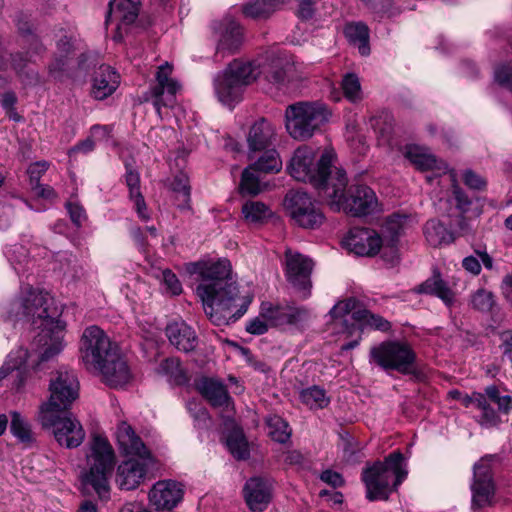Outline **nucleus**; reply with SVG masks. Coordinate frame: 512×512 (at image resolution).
<instances>
[{"label":"nucleus","instance_id":"obj_1","mask_svg":"<svg viewBox=\"0 0 512 512\" xmlns=\"http://www.w3.org/2000/svg\"><path fill=\"white\" fill-rule=\"evenodd\" d=\"M187 271L199 276L201 282L196 293L202 301L205 314L214 325H229L246 313L252 299L239 295L229 260L189 263Z\"/></svg>","mask_w":512,"mask_h":512},{"label":"nucleus","instance_id":"obj_2","mask_svg":"<svg viewBox=\"0 0 512 512\" xmlns=\"http://www.w3.org/2000/svg\"><path fill=\"white\" fill-rule=\"evenodd\" d=\"M292 66V59L285 52H267L252 62L234 60L214 79L215 93L221 103L232 107L241 100L244 87L260 75L277 88L284 86Z\"/></svg>","mask_w":512,"mask_h":512},{"label":"nucleus","instance_id":"obj_3","mask_svg":"<svg viewBox=\"0 0 512 512\" xmlns=\"http://www.w3.org/2000/svg\"><path fill=\"white\" fill-rule=\"evenodd\" d=\"M52 298L47 292L30 287L23 291L19 301L11 303L8 318L31 317L33 325L40 329L37 342L43 346L41 361H48L58 355L63 347L64 325L56 319L57 312L51 310Z\"/></svg>","mask_w":512,"mask_h":512},{"label":"nucleus","instance_id":"obj_4","mask_svg":"<svg viewBox=\"0 0 512 512\" xmlns=\"http://www.w3.org/2000/svg\"><path fill=\"white\" fill-rule=\"evenodd\" d=\"M407 474L405 459L399 450L390 453L384 461L374 462L362 472L367 499L387 500L405 480Z\"/></svg>","mask_w":512,"mask_h":512},{"label":"nucleus","instance_id":"obj_5","mask_svg":"<svg viewBox=\"0 0 512 512\" xmlns=\"http://www.w3.org/2000/svg\"><path fill=\"white\" fill-rule=\"evenodd\" d=\"M348 179L345 170L336 171L335 186L328 189L326 199L331 209L343 210L352 216H366L378 211L379 204L375 192L366 185L351 186L346 195Z\"/></svg>","mask_w":512,"mask_h":512},{"label":"nucleus","instance_id":"obj_6","mask_svg":"<svg viewBox=\"0 0 512 512\" xmlns=\"http://www.w3.org/2000/svg\"><path fill=\"white\" fill-rule=\"evenodd\" d=\"M86 462L87 469L81 474L82 484L85 487H92L100 499H108V479L115 464V457L106 438L100 435L93 436Z\"/></svg>","mask_w":512,"mask_h":512},{"label":"nucleus","instance_id":"obj_7","mask_svg":"<svg viewBox=\"0 0 512 512\" xmlns=\"http://www.w3.org/2000/svg\"><path fill=\"white\" fill-rule=\"evenodd\" d=\"M49 397L39 406L43 422L51 424L52 413L67 412L79 396V382L73 370L61 368L50 378Z\"/></svg>","mask_w":512,"mask_h":512},{"label":"nucleus","instance_id":"obj_8","mask_svg":"<svg viewBox=\"0 0 512 512\" xmlns=\"http://www.w3.org/2000/svg\"><path fill=\"white\" fill-rule=\"evenodd\" d=\"M329 113L320 102H297L287 106L285 124L295 140H307L327 121Z\"/></svg>","mask_w":512,"mask_h":512},{"label":"nucleus","instance_id":"obj_9","mask_svg":"<svg viewBox=\"0 0 512 512\" xmlns=\"http://www.w3.org/2000/svg\"><path fill=\"white\" fill-rule=\"evenodd\" d=\"M416 353L410 344L404 341L390 340L373 346L369 352V362L385 371H397L412 374L416 367Z\"/></svg>","mask_w":512,"mask_h":512},{"label":"nucleus","instance_id":"obj_10","mask_svg":"<svg viewBox=\"0 0 512 512\" xmlns=\"http://www.w3.org/2000/svg\"><path fill=\"white\" fill-rule=\"evenodd\" d=\"M79 349L82 361L89 370H94L109 357H113L118 350L104 330L96 325L84 330Z\"/></svg>","mask_w":512,"mask_h":512},{"label":"nucleus","instance_id":"obj_11","mask_svg":"<svg viewBox=\"0 0 512 512\" xmlns=\"http://www.w3.org/2000/svg\"><path fill=\"white\" fill-rule=\"evenodd\" d=\"M284 207L294 224L304 229H317L325 220L323 212L304 191H289L284 198Z\"/></svg>","mask_w":512,"mask_h":512},{"label":"nucleus","instance_id":"obj_12","mask_svg":"<svg viewBox=\"0 0 512 512\" xmlns=\"http://www.w3.org/2000/svg\"><path fill=\"white\" fill-rule=\"evenodd\" d=\"M37 420L43 428L52 429L54 438L60 446L69 449L76 448L80 446L85 439V431L80 421L71 413H52L51 424L43 422L42 414L37 415Z\"/></svg>","mask_w":512,"mask_h":512},{"label":"nucleus","instance_id":"obj_13","mask_svg":"<svg viewBox=\"0 0 512 512\" xmlns=\"http://www.w3.org/2000/svg\"><path fill=\"white\" fill-rule=\"evenodd\" d=\"M313 267L314 263L309 257L290 248L285 250L284 271L286 279L302 294L303 298H307L311 292Z\"/></svg>","mask_w":512,"mask_h":512},{"label":"nucleus","instance_id":"obj_14","mask_svg":"<svg viewBox=\"0 0 512 512\" xmlns=\"http://www.w3.org/2000/svg\"><path fill=\"white\" fill-rule=\"evenodd\" d=\"M172 70L169 62L160 65L155 76L156 84L150 88L153 106L160 117L162 107H174L176 94L180 90V84L171 77Z\"/></svg>","mask_w":512,"mask_h":512},{"label":"nucleus","instance_id":"obj_15","mask_svg":"<svg viewBox=\"0 0 512 512\" xmlns=\"http://www.w3.org/2000/svg\"><path fill=\"white\" fill-rule=\"evenodd\" d=\"M336 154L333 150H323L314 154V164H312V172L315 174V180L310 179L306 182L316 188L323 198L329 196L328 188L335 186L336 171L343 170L335 165Z\"/></svg>","mask_w":512,"mask_h":512},{"label":"nucleus","instance_id":"obj_16","mask_svg":"<svg viewBox=\"0 0 512 512\" xmlns=\"http://www.w3.org/2000/svg\"><path fill=\"white\" fill-rule=\"evenodd\" d=\"M356 304L354 299L339 302L331 309L330 314L333 318L341 320L343 324L347 323V320L343 318L351 315V318L362 327H369L380 331L390 329L389 321L380 315L371 313L365 308H357Z\"/></svg>","mask_w":512,"mask_h":512},{"label":"nucleus","instance_id":"obj_17","mask_svg":"<svg viewBox=\"0 0 512 512\" xmlns=\"http://www.w3.org/2000/svg\"><path fill=\"white\" fill-rule=\"evenodd\" d=\"M261 316L272 326H299L310 317L309 310L303 306H273L270 303L261 305Z\"/></svg>","mask_w":512,"mask_h":512},{"label":"nucleus","instance_id":"obj_18","mask_svg":"<svg viewBox=\"0 0 512 512\" xmlns=\"http://www.w3.org/2000/svg\"><path fill=\"white\" fill-rule=\"evenodd\" d=\"M472 490V505L483 508L492 502L495 486L489 463L482 459L474 465Z\"/></svg>","mask_w":512,"mask_h":512},{"label":"nucleus","instance_id":"obj_19","mask_svg":"<svg viewBox=\"0 0 512 512\" xmlns=\"http://www.w3.org/2000/svg\"><path fill=\"white\" fill-rule=\"evenodd\" d=\"M182 498V486L173 480L158 481L148 494L150 505L157 511H171Z\"/></svg>","mask_w":512,"mask_h":512},{"label":"nucleus","instance_id":"obj_20","mask_svg":"<svg viewBox=\"0 0 512 512\" xmlns=\"http://www.w3.org/2000/svg\"><path fill=\"white\" fill-rule=\"evenodd\" d=\"M381 238L375 231L354 227L343 240L344 247L358 256H374L381 247Z\"/></svg>","mask_w":512,"mask_h":512},{"label":"nucleus","instance_id":"obj_21","mask_svg":"<svg viewBox=\"0 0 512 512\" xmlns=\"http://www.w3.org/2000/svg\"><path fill=\"white\" fill-rule=\"evenodd\" d=\"M119 85V73L109 65H100L92 76L90 95L95 100H105L115 93Z\"/></svg>","mask_w":512,"mask_h":512},{"label":"nucleus","instance_id":"obj_22","mask_svg":"<svg viewBox=\"0 0 512 512\" xmlns=\"http://www.w3.org/2000/svg\"><path fill=\"white\" fill-rule=\"evenodd\" d=\"M29 352L23 347H18L12 350L6 357L5 362L0 368V379H4L12 373H15V380L13 386L20 390L27 381L29 371L27 369V360Z\"/></svg>","mask_w":512,"mask_h":512},{"label":"nucleus","instance_id":"obj_23","mask_svg":"<svg viewBox=\"0 0 512 512\" xmlns=\"http://www.w3.org/2000/svg\"><path fill=\"white\" fill-rule=\"evenodd\" d=\"M109 358L94 370L100 372L104 381L111 387L116 388L127 384L132 377L127 362L119 355L118 350L114 352L113 357Z\"/></svg>","mask_w":512,"mask_h":512},{"label":"nucleus","instance_id":"obj_24","mask_svg":"<svg viewBox=\"0 0 512 512\" xmlns=\"http://www.w3.org/2000/svg\"><path fill=\"white\" fill-rule=\"evenodd\" d=\"M319 152L318 148L303 145L298 147L291 158L288 170L290 175L297 181L306 182L314 179L315 174L312 172V164H314V154Z\"/></svg>","mask_w":512,"mask_h":512},{"label":"nucleus","instance_id":"obj_25","mask_svg":"<svg viewBox=\"0 0 512 512\" xmlns=\"http://www.w3.org/2000/svg\"><path fill=\"white\" fill-rule=\"evenodd\" d=\"M275 137L274 126L268 120L265 118L257 120L250 127L247 135L249 157L253 158L255 153L272 147Z\"/></svg>","mask_w":512,"mask_h":512},{"label":"nucleus","instance_id":"obj_26","mask_svg":"<svg viewBox=\"0 0 512 512\" xmlns=\"http://www.w3.org/2000/svg\"><path fill=\"white\" fill-rule=\"evenodd\" d=\"M218 34L217 53H234L242 43V30L239 24L231 18H225L214 24Z\"/></svg>","mask_w":512,"mask_h":512},{"label":"nucleus","instance_id":"obj_27","mask_svg":"<svg viewBox=\"0 0 512 512\" xmlns=\"http://www.w3.org/2000/svg\"><path fill=\"white\" fill-rule=\"evenodd\" d=\"M244 496L252 511L261 512L270 501L271 485L261 477H252L244 486Z\"/></svg>","mask_w":512,"mask_h":512},{"label":"nucleus","instance_id":"obj_28","mask_svg":"<svg viewBox=\"0 0 512 512\" xmlns=\"http://www.w3.org/2000/svg\"><path fill=\"white\" fill-rule=\"evenodd\" d=\"M116 439L120 450L124 454L138 456L143 459L150 457L149 450L127 422H121L118 425Z\"/></svg>","mask_w":512,"mask_h":512},{"label":"nucleus","instance_id":"obj_29","mask_svg":"<svg viewBox=\"0 0 512 512\" xmlns=\"http://www.w3.org/2000/svg\"><path fill=\"white\" fill-rule=\"evenodd\" d=\"M140 0H111L106 24L115 22L117 29L135 22L139 14Z\"/></svg>","mask_w":512,"mask_h":512},{"label":"nucleus","instance_id":"obj_30","mask_svg":"<svg viewBox=\"0 0 512 512\" xmlns=\"http://www.w3.org/2000/svg\"><path fill=\"white\" fill-rule=\"evenodd\" d=\"M169 342L179 351H193L198 344V337L192 327L184 321L169 323L165 329Z\"/></svg>","mask_w":512,"mask_h":512},{"label":"nucleus","instance_id":"obj_31","mask_svg":"<svg viewBox=\"0 0 512 512\" xmlns=\"http://www.w3.org/2000/svg\"><path fill=\"white\" fill-rule=\"evenodd\" d=\"M146 472L143 463L133 459L124 461L117 468L116 483L123 490L135 489L144 480Z\"/></svg>","mask_w":512,"mask_h":512},{"label":"nucleus","instance_id":"obj_32","mask_svg":"<svg viewBox=\"0 0 512 512\" xmlns=\"http://www.w3.org/2000/svg\"><path fill=\"white\" fill-rule=\"evenodd\" d=\"M196 388L213 407H227L231 402L226 386L217 379L203 377Z\"/></svg>","mask_w":512,"mask_h":512},{"label":"nucleus","instance_id":"obj_33","mask_svg":"<svg viewBox=\"0 0 512 512\" xmlns=\"http://www.w3.org/2000/svg\"><path fill=\"white\" fill-rule=\"evenodd\" d=\"M404 156L417 169L422 171L442 170L445 168L444 163L439 161L427 147L411 144L404 149Z\"/></svg>","mask_w":512,"mask_h":512},{"label":"nucleus","instance_id":"obj_34","mask_svg":"<svg viewBox=\"0 0 512 512\" xmlns=\"http://www.w3.org/2000/svg\"><path fill=\"white\" fill-rule=\"evenodd\" d=\"M417 293L433 295L441 299L444 304L451 307L455 302V293L445 282L440 273L434 272L431 277L415 288Z\"/></svg>","mask_w":512,"mask_h":512},{"label":"nucleus","instance_id":"obj_35","mask_svg":"<svg viewBox=\"0 0 512 512\" xmlns=\"http://www.w3.org/2000/svg\"><path fill=\"white\" fill-rule=\"evenodd\" d=\"M424 235L426 241L433 247L447 245L455 240L454 233L436 219H431L426 222L424 226Z\"/></svg>","mask_w":512,"mask_h":512},{"label":"nucleus","instance_id":"obj_36","mask_svg":"<svg viewBox=\"0 0 512 512\" xmlns=\"http://www.w3.org/2000/svg\"><path fill=\"white\" fill-rule=\"evenodd\" d=\"M345 34L349 41L357 46L362 56L369 55V29L367 25L362 22L350 23L345 28Z\"/></svg>","mask_w":512,"mask_h":512},{"label":"nucleus","instance_id":"obj_37","mask_svg":"<svg viewBox=\"0 0 512 512\" xmlns=\"http://www.w3.org/2000/svg\"><path fill=\"white\" fill-rule=\"evenodd\" d=\"M226 446L234 458L245 460L249 457L250 451L248 442L239 427H234L226 437Z\"/></svg>","mask_w":512,"mask_h":512},{"label":"nucleus","instance_id":"obj_38","mask_svg":"<svg viewBox=\"0 0 512 512\" xmlns=\"http://www.w3.org/2000/svg\"><path fill=\"white\" fill-rule=\"evenodd\" d=\"M10 431L19 442L30 446L34 442V435L29 422L17 411H11Z\"/></svg>","mask_w":512,"mask_h":512},{"label":"nucleus","instance_id":"obj_39","mask_svg":"<svg viewBox=\"0 0 512 512\" xmlns=\"http://www.w3.org/2000/svg\"><path fill=\"white\" fill-rule=\"evenodd\" d=\"M282 3L283 0H251L243 6V13L254 19L266 18Z\"/></svg>","mask_w":512,"mask_h":512},{"label":"nucleus","instance_id":"obj_40","mask_svg":"<svg viewBox=\"0 0 512 512\" xmlns=\"http://www.w3.org/2000/svg\"><path fill=\"white\" fill-rule=\"evenodd\" d=\"M170 189L174 193L175 205L180 209L188 208L191 191L188 176L184 173L175 175L170 184Z\"/></svg>","mask_w":512,"mask_h":512},{"label":"nucleus","instance_id":"obj_41","mask_svg":"<svg viewBox=\"0 0 512 512\" xmlns=\"http://www.w3.org/2000/svg\"><path fill=\"white\" fill-rule=\"evenodd\" d=\"M268 434L272 440L285 444L290 440L292 430L282 417L278 415H270L266 418Z\"/></svg>","mask_w":512,"mask_h":512},{"label":"nucleus","instance_id":"obj_42","mask_svg":"<svg viewBox=\"0 0 512 512\" xmlns=\"http://www.w3.org/2000/svg\"><path fill=\"white\" fill-rule=\"evenodd\" d=\"M300 399L311 409H323L330 403L326 391L319 386H311L301 390Z\"/></svg>","mask_w":512,"mask_h":512},{"label":"nucleus","instance_id":"obj_43","mask_svg":"<svg viewBox=\"0 0 512 512\" xmlns=\"http://www.w3.org/2000/svg\"><path fill=\"white\" fill-rule=\"evenodd\" d=\"M242 214L247 222L257 224L266 221L272 215V211L263 202L247 201L242 206Z\"/></svg>","mask_w":512,"mask_h":512},{"label":"nucleus","instance_id":"obj_44","mask_svg":"<svg viewBox=\"0 0 512 512\" xmlns=\"http://www.w3.org/2000/svg\"><path fill=\"white\" fill-rule=\"evenodd\" d=\"M263 154L251 164L253 168L265 173H276L282 168V161L278 152L270 147L262 150Z\"/></svg>","mask_w":512,"mask_h":512},{"label":"nucleus","instance_id":"obj_45","mask_svg":"<svg viewBox=\"0 0 512 512\" xmlns=\"http://www.w3.org/2000/svg\"><path fill=\"white\" fill-rule=\"evenodd\" d=\"M475 254L476 256L470 255L462 260V266L467 272L473 275H479L481 272L480 261L486 269L491 270L493 268V259L486 250L477 249L475 250Z\"/></svg>","mask_w":512,"mask_h":512},{"label":"nucleus","instance_id":"obj_46","mask_svg":"<svg viewBox=\"0 0 512 512\" xmlns=\"http://www.w3.org/2000/svg\"><path fill=\"white\" fill-rule=\"evenodd\" d=\"M6 255L18 274L28 271L31 259L26 247L13 245L6 250Z\"/></svg>","mask_w":512,"mask_h":512},{"label":"nucleus","instance_id":"obj_47","mask_svg":"<svg viewBox=\"0 0 512 512\" xmlns=\"http://www.w3.org/2000/svg\"><path fill=\"white\" fill-rule=\"evenodd\" d=\"M27 205L25 201L19 198H11L9 200H0V229H7L11 226L15 212Z\"/></svg>","mask_w":512,"mask_h":512},{"label":"nucleus","instance_id":"obj_48","mask_svg":"<svg viewBox=\"0 0 512 512\" xmlns=\"http://www.w3.org/2000/svg\"><path fill=\"white\" fill-rule=\"evenodd\" d=\"M259 172L252 165L244 169L240 182V189L243 194L257 195L261 192Z\"/></svg>","mask_w":512,"mask_h":512},{"label":"nucleus","instance_id":"obj_49","mask_svg":"<svg viewBox=\"0 0 512 512\" xmlns=\"http://www.w3.org/2000/svg\"><path fill=\"white\" fill-rule=\"evenodd\" d=\"M470 305L479 312H490L495 305L494 295L486 289H478L471 294Z\"/></svg>","mask_w":512,"mask_h":512},{"label":"nucleus","instance_id":"obj_50","mask_svg":"<svg viewBox=\"0 0 512 512\" xmlns=\"http://www.w3.org/2000/svg\"><path fill=\"white\" fill-rule=\"evenodd\" d=\"M409 217L403 214H392L387 217L384 231L389 234L391 240L397 239L407 228Z\"/></svg>","mask_w":512,"mask_h":512},{"label":"nucleus","instance_id":"obj_51","mask_svg":"<svg viewBox=\"0 0 512 512\" xmlns=\"http://www.w3.org/2000/svg\"><path fill=\"white\" fill-rule=\"evenodd\" d=\"M342 89L345 97L351 102L362 99V91L359 78L356 74L348 73L342 80Z\"/></svg>","mask_w":512,"mask_h":512},{"label":"nucleus","instance_id":"obj_52","mask_svg":"<svg viewBox=\"0 0 512 512\" xmlns=\"http://www.w3.org/2000/svg\"><path fill=\"white\" fill-rule=\"evenodd\" d=\"M485 395L489 401L495 403L498 406L499 412L509 413L512 410V398L511 396L501 394L499 389L495 385H491L485 388Z\"/></svg>","mask_w":512,"mask_h":512},{"label":"nucleus","instance_id":"obj_53","mask_svg":"<svg viewBox=\"0 0 512 512\" xmlns=\"http://www.w3.org/2000/svg\"><path fill=\"white\" fill-rule=\"evenodd\" d=\"M488 398L484 395V405L483 407H477L478 410L481 411V415L479 418V423L485 427H493L500 423V418L497 412L490 407L488 403Z\"/></svg>","mask_w":512,"mask_h":512},{"label":"nucleus","instance_id":"obj_54","mask_svg":"<svg viewBox=\"0 0 512 512\" xmlns=\"http://www.w3.org/2000/svg\"><path fill=\"white\" fill-rule=\"evenodd\" d=\"M1 105L6 111L7 116L15 122H20L22 117L16 112L15 104L17 103V96L12 91H6L1 95Z\"/></svg>","mask_w":512,"mask_h":512},{"label":"nucleus","instance_id":"obj_55","mask_svg":"<svg viewBox=\"0 0 512 512\" xmlns=\"http://www.w3.org/2000/svg\"><path fill=\"white\" fill-rule=\"evenodd\" d=\"M161 368L175 378V381L182 383L186 380L181 363L177 358H168L161 363Z\"/></svg>","mask_w":512,"mask_h":512},{"label":"nucleus","instance_id":"obj_56","mask_svg":"<svg viewBox=\"0 0 512 512\" xmlns=\"http://www.w3.org/2000/svg\"><path fill=\"white\" fill-rule=\"evenodd\" d=\"M69 59L67 56L60 55L50 63L48 69L49 74L58 81H62L64 76H67V67Z\"/></svg>","mask_w":512,"mask_h":512},{"label":"nucleus","instance_id":"obj_57","mask_svg":"<svg viewBox=\"0 0 512 512\" xmlns=\"http://www.w3.org/2000/svg\"><path fill=\"white\" fill-rule=\"evenodd\" d=\"M126 185L129 189V197H134L142 194L140 191V176L139 173L132 169L131 166L126 165L125 174Z\"/></svg>","mask_w":512,"mask_h":512},{"label":"nucleus","instance_id":"obj_58","mask_svg":"<svg viewBox=\"0 0 512 512\" xmlns=\"http://www.w3.org/2000/svg\"><path fill=\"white\" fill-rule=\"evenodd\" d=\"M393 3V0H372V8L381 17H392L400 12L398 8L393 6Z\"/></svg>","mask_w":512,"mask_h":512},{"label":"nucleus","instance_id":"obj_59","mask_svg":"<svg viewBox=\"0 0 512 512\" xmlns=\"http://www.w3.org/2000/svg\"><path fill=\"white\" fill-rule=\"evenodd\" d=\"M451 394L454 397H458L462 405L466 408L473 406L477 409V407H483L484 405L485 394L473 392L471 395H461L459 391L451 392Z\"/></svg>","mask_w":512,"mask_h":512},{"label":"nucleus","instance_id":"obj_60","mask_svg":"<svg viewBox=\"0 0 512 512\" xmlns=\"http://www.w3.org/2000/svg\"><path fill=\"white\" fill-rule=\"evenodd\" d=\"M495 81L512 92V66L503 65L495 70Z\"/></svg>","mask_w":512,"mask_h":512},{"label":"nucleus","instance_id":"obj_61","mask_svg":"<svg viewBox=\"0 0 512 512\" xmlns=\"http://www.w3.org/2000/svg\"><path fill=\"white\" fill-rule=\"evenodd\" d=\"M463 181L466 186L474 190H482L487 184L486 180L481 175L471 169H467L463 172Z\"/></svg>","mask_w":512,"mask_h":512},{"label":"nucleus","instance_id":"obj_62","mask_svg":"<svg viewBox=\"0 0 512 512\" xmlns=\"http://www.w3.org/2000/svg\"><path fill=\"white\" fill-rule=\"evenodd\" d=\"M163 282L172 295H179L182 292L181 283L171 270L163 271Z\"/></svg>","mask_w":512,"mask_h":512},{"label":"nucleus","instance_id":"obj_63","mask_svg":"<svg viewBox=\"0 0 512 512\" xmlns=\"http://www.w3.org/2000/svg\"><path fill=\"white\" fill-rule=\"evenodd\" d=\"M48 163L45 161L36 162L29 166L28 174L30 179V186L40 183L41 176L47 171Z\"/></svg>","mask_w":512,"mask_h":512},{"label":"nucleus","instance_id":"obj_64","mask_svg":"<svg viewBox=\"0 0 512 512\" xmlns=\"http://www.w3.org/2000/svg\"><path fill=\"white\" fill-rule=\"evenodd\" d=\"M15 24L17 26L18 32L22 35L23 39L33 34V25L28 15L23 13L17 14L15 18Z\"/></svg>","mask_w":512,"mask_h":512}]
</instances>
